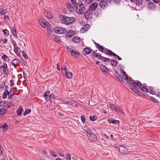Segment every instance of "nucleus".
<instances>
[{
	"mask_svg": "<svg viewBox=\"0 0 160 160\" xmlns=\"http://www.w3.org/2000/svg\"><path fill=\"white\" fill-rule=\"evenodd\" d=\"M12 43L14 48L18 47H17V43L15 41H13L12 42Z\"/></svg>",
	"mask_w": 160,
	"mask_h": 160,
	"instance_id": "obj_55",
	"label": "nucleus"
},
{
	"mask_svg": "<svg viewBox=\"0 0 160 160\" xmlns=\"http://www.w3.org/2000/svg\"><path fill=\"white\" fill-rule=\"evenodd\" d=\"M1 68L6 69L8 68V65L7 64H5L4 65H2L0 66Z\"/></svg>",
	"mask_w": 160,
	"mask_h": 160,
	"instance_id": "obj_54",
	"label": "nucleus"
},
{
	"mask_svg": "<svg viewBox=\"0 0 160 160\" xmlns=\"http://www.w3.org/2000/svg\"><path fill=\"white\" fill-rule=\"evenodd\" d=\"M150 99L152 100V101H154V102H158V100L156 99L155 98H153V97H151L150 98Z\"/></svg>",
	"mask_w": 160,
	"mask_h": 160,
	"instance_id": "obj_59",
	"label": "nucleus"
},
{
	"mask_svg": "<svg viewBox=\"0 0 160 160\" xmlns=\"http://www.w3.org/2000/svg\"><path fill=\"white\" fill-rule=\"evenodd\" d=\"M10 86H12L14 85V81L13 80H11L10 81Z\"/></svg>",
	"mask_w": 160,
	"mask_h": 160,
	"instance_id": "obj_60",
	"label": "nucleus"
},
{
	"mask_svg": "<svg viewBox=\"0 0 160 160\" xmlns=\"http://www.w3.org/2000/svg\"><path fill=\"white\" fill-rule=\"evenodd\" d=\"M31 112V110L29 109H26L25 111H24L23 115L24 116H26L28 114L30 113Z\"/></svg>",
	"mask_w": 160,
	"mask_h": 160,
	"instance_id": "obj_36",
	"label": "nucleus"
},
{
	"mask_svg": "<svg viewBox=\"0 0 160 160\" xmlns=\"http://www.w3.org/2000/svg\"><path fill=\"white\" fill-rule=\"evenodd\" d=\"M50 153L51 155L54 157H57V155L55 152L54 151H52V150L50 151Z\"/></svg>",
	"mask_w": 160,
	"mask_h": 160,
	"instance_id": "obj_47",
	"label": "nucleus"
},
{
	"mask_svg": "<svg viewBox=\"0 0 160 160\" xmlns=\"http://www.w3.org/2000/svg\"><path fill=\"white\" fill-rule=\"evenodd\" d=\"M98 4L97 3H93L89 7V10L91 11H94L98 7Z\"/></svg>",
	"mask_w": 160,
	"mask_h": 160,
	"instance_id": "obj_11",
	"label": "nucleus"
},
{
	"mask_svg": "<svg viewBox=\"0 0 160 160\" xmlns=\"http://www.w3.org/2000/svg\"><path fill=\"white\" fill-rule=\"evenodd\" d=\"M96 48L99 51L102 52H104V50L105 49L104 47L100 45L99 44L97 45V46L96 47Z\"/></svg>",
	"mask_w": 160,
	"mask_h": 160,
	"instance_id": "obj_26",
	"label": "nucleus"
},
{
	"mask_svg": "<svg viewBox=\"0 0 160 160\" xmlns=\"http://www.w3.org/2000/svg\"><path fill=\"white\" fill-rule=\"evenodd\" d=\"M153 2L156 3H159L160 2V0H153Z\"/></svg>",
	"mask_w": 160,
	"mask_h": 160,
	"instance_id": "obj_62",
	"label": "nucleus"
},
{
	"mask_svg": "<svg viewBox=\"0 0 160 160\" xmlns=\"http://www.w3.org/2000/svg\"><path fill=\"white\" fill-rule=\"evenodd\" d=\"M8 125L6 124L0 126L1 128H2V130L3 132H5L8 130Z\"/></svg>",
	"mask_w": 160,
	"mask_h": 160,
	"instance_id": "obj_30",
	"label": "nucleus"
},
{
	"mask_svg": "<svg viewBox=\"0 0 160 160\" xmlns=\"http://www.w3.org/2000/svg\"><path fill=\"white\" fill-rule=\"evenodd\" d=\"M90 26L89 24H86L83 26V27L81 29V31L82 32H85L88 30Z\"/></svg>",
	"mask_w": 160,
	"mask_h": 160,
	"instance_id": "obj_17",
	"label": "nucleus"
},
{
	"mask_svg": "<svg viewBox=\"0 0 160 160\" xmlns=\"http://www.w3.org/2000/svg\"><path fill=\"white\" fill-rule=\"evenodd\" d=\"M142 0H137L136 2V4L137 5L140 6L142 4Z\"/></svg>",
	"mask_w": 160,
	"mask_h": 160,
	"instance_id": "obj_41",
	"label": "nucleus"
},
{
	"mask_svg": "<svg viewBox=\"0 0 160 160\" xmlns=\"http://www.w3.org/2000/svg\"><path fill=\"white\" fill-rule=\"evenodd\" d=\"M54 40L57 42H60L61 39L59 37H55L54 38Z\"/></svg>",
	"mask_w": 160,
	"mask_h": 160,
	"instance_id": "obj_49",
	"label": "nucleus"
},
{
	"mask_svg": "<svg viewBox=\"0 0 160 160\" xmlns=\"http://www.w3.org/2000/svg\"><path fill=\"white\" fill-rule=\"evenodd\" d=\"M111 65L113 66H116L117 64V62L116 60H112L111 61Z\"/></svg>",
	"mask_w": 160,
	"mask_h": 160,
	"instance_id": "obj_35",
	"label": "nucleus"
},
{
	"mask_svg": "<svg viewBox=\"0 0 160 160\" xmlns=\"http://www.w3.org/2000/svg\"><path fill=\"white\" fill-rule=\"evenodd\" d=\"M48 27H47V31H49V30H51V26L49 25H48V26H47Z\"/></svg>",
	"mask_w": 160,
	"mask_h": 160,
	"instance_id": "obj_64",
	"label": "nucleus"
},
{
	"mask_svg": "<svg viewBox=\"0 0 160 160\" xmlns=\"http://www.w3.org/2000/svg\"><path fill=\"white\" fill-rule=\"evenodd\" d=\"M72 3V4L74 6L76 4H77L76 0H70Z\"/></svg>",
	"mask_w": 160,
	"mask_h": 160,
	"instance_id": "obj_58",
	"label": "nucleus"
},
{
	"mask_svg": "<svg viewBox=\"0 0 160 160\" xmlns=\"http://www.w3.org/2000/svg\"><path fill=\"white\" fill-rule=\"evenodd\" d=\"M44 13L46 16L48 18L52 19L53 18V16L51 13L49 11H48L46 10L44 11Z\"/></svg>",
	"mask_w": 160,
	"mask_h": 160,
	"instance_id": "obj_18",
	"label": "nucleus"
},
{
	"mask_svg": "<svg viewBox=\"0 0 160 160\" xmlns=\"http://www.w3.org/2000/svg\"><path fill=\"white\" fill-rule=\"evenodd\" d=\"M114 75L116 77V78H117L118 80H119L120 76L118 72L115 71V72L114 73Z\"/></svg>",
	"mask_w": 160,
	"mask_h": 160,
	"instance_id": "obj_37",
	"label": "nucleus"
},
{
	"mask_svg": "<svg viewBox=\"0 0 160 160\" xmlns=\"http://www.w3.org/2000/svg\"><path fill=\"white\" fill-rule=\"evenodd\" d=\"M84 16L85 18L88 20L91 19L92 17V14L91 11L89 10L87 11L84 13Z\"/></svg>",
	"mask_w": 160,
	"mask_h": 160,
	"instance_id": "obj_10",
	"label": "nucleus"
},
{
	"mask_svg": "<svg viewBox=\"0 0 160 160\" xmlns=\"http://www.w3.org/2000/svg\"><path fill=\"white\" fill-rule=\"evenodd\" d=\"M99 67L102 72L105 73L108 72V69L105 65H99Z\"/></svg>",
	"mask_w": 160,
	"mask_h": 160,
	"instance_id": "obj_19",
	"label": "nucleus"
},
{
	"mask_svg": "<svg viewBox=\"0 0 160 160\" xmlns=\"http://www.w3.org/2000/svg\"><path fill=\"white\" fill-rule=\"evenodd\" d=\"M65 76L67 79H71L72 77V73L68 71L65 73Z\"/></svg>",
	"mask_w": 160,
	"mask_h": 160,
	"instance_id": "obj_22",
	"label": "nucleus"
},
{
	"mask_svg": "<svg viewBox=\"0 0 160 160\" xmlns=\"http://www.w3.org/2000/svg\"><path fill=\"white\" fill-rule=\"evenodd\" d=\"M23 111V109L22 107H20V108L17 110V112L18 116L21 115Z\"/></svg>",
	"mask_w": 160,
	"mask_h": 160,
	"instance_id": "obj_31",
	"label": "nucleus"
},
{
	"mask_svg": "<svg viewBox=\"0 0 160 160\" xmlns=\"http://www.w3.org/2000/svg\"><path fill=\"white\" fill-rule=\"evenodd\" d=\"M148 7L150 9H153L155 7V4L152 2H149L147 5Z\"/></svg>",
	"mask_w": 160,
	"mask_h": 160,
	"instance_id": "obj_25",
	"label": "nucleus"
},
{
	"mask_svg": "<svg viewBox=\"0 0 160 160\" xmlns=\"http://www.w3.org/2000/svg\"><path fill=\"white\" fill-rule=\"evenodd\" d=\"M2 41H3V43L4 44H6L8 42V39L5 38L3 39V40H2Z\"/></svg>",
	"mask_w": 160,
	"mask_h": 160,
	"instance_id": "obj_61",
	"label": "nucleus"
},
{
	"mask_svg": "<svg viewBox=\"0 0 160 160\" xmlns=\"http://www.w3.org/2000/svg\"><path fill=\"white\" fill-rule=\"evenodd\" d=\"M20 62V61L18 59H14L13 60L12 62V65L15 68L16 66L18 65Z\"/></svg>",
	"mask_w": 160,
	"mask_h": 160,
	"instance_id": "obj_20",
	"label": "nucleus"
},
{
	"mask_svg": "<svg viewBox=\"0 0 160 160\" xmlns=\"http://www.w3.org/2000/svg\"><path fill=\"white\" fill-rule=\"evenodd\" d=\"M91 52V50L88 48H84L82 51V53L84 55H86L90 53Z\"/></svg>",
	"mask_w": 160,
	"mask_h": 160,
	"instance_id": "obj_14",
	"label": "nucleus"
},
{
	"mask_svg": "<svg viewBox=\"0 0 160 160\" xmlns=\"http://www.w3.org/2000/svg\"><path fill=\"white\" fill-rule=\"evenodd\" d=\"M38 22L40 25L43 28H46L49 24V22L46 21L43 18H40Z\"/></svg>",
	"mask_w": 160,
	"mask_h": 160,
	"instance_id": "obj_6",
	"label": "nucleus"
},
{
	"mask_svg": "<svg viewBox=\"0 0 160 160\" xmlns=\"http://www.w3.org/2000/svg\"><path fill=\"white\" fill-rule=\"evenodd\" d=\"M114 3L118 4L120 2V0H112Z\"/></svg>",
	"mask_w": 160,
	"mask_h": 160,
	"instance_id": "obj_56",
	"label": "nucleus"
},
{
	"mask_svg": "<svg viewBox=\"0 0 160 160\" xmlns=\"http://www.w3.org/2000/svg\"><path fill=\"white\" fill-rule=\"evenodd\" d=\"M101 54L100 53L96 54L95 55L94 57H97L98 58V59H101Z\"/></svg>",
	"mask_w": 160,
	"mask_h": 160,
	"instance_id": "obj_51",
	"label": "nucleus"
},
{
	"mask_svg": "<svg viewBox=\"0 0 160 160\" xmlns=\"http://www.w3.org/2000/svg\"><path fill=\"white\" fill-rule=\"evenodd\" d=\"M89 139L92 142H94L97 140V137L96 135L92 132L87 135Z\"/></svg>",
	"mask_w": 160,
	"mask_h": 160,
	"instance_id": "obj_7",
	"label": "nucleus"
},
{
	"mask_svg": "<svg viewBox=\"0 0 160 160\" xmlns=\"http://www.w3.org/2000/svg\"><path fill=\"white\" fill-rule=\"evenodd\" d=\"M74 6L76 13L79 15L82 14L86 10V8L81 1L78 2Z\"/></svg>",
	"mask_w": 160,
	"mask_h": 160,
	"instance_id": "obj_1",
	"label": "nucleus"
},
{
	"mask_svg": "<svg viewBox=\"0 0 160 160\" xmlns=\"http://www.w3.org/2000/svg\"><path fill=\"white\" fill-rule=\"evenodd\" d=\"M3 72L4 74H5L6 75H7L8 74V73L9 70L8 69V68H7L6 69H3Z\"/></svg>",
	"mask_w": 160,
	"mask_h": 160,
	"instance_id": "obj_48",
	"label": "nucleus"
},
{
	"mask_svg": "<svg viewBox=\"0 0 160 160\" xmlns=\"http://www.w3.org/2000/svg\"><path fill=\"white\" fill-rule=\"evenodd\" d=\"M72 40L74 42L78 43L80 42V38L78 37H75L73 38Z\"/></svg>",
	"mask_w": 160,
	"mask_h": 160,
	"instance_id": "obj_24",
	"label": "nucleus"
},
{
	"mask_svg": "<svg viewBox=\"0 0 160 160\" xmlns=\"http://www.w3.org/2000/svg\"><path fill=\"white\" fill-rule=\"evenodd\" d=\"M53 31L58 34H64L67 32V30L65 28L60 27H55L53 29Z\"/></svg>",
	"mask_w": 160,
	"mask_h": 160,
	"instance_id": "obj_4",
	"label": "nucleus"
},
{
	"mask_svg": "<svg viewBox=\"0 0 160 160\" xmlns=\"http://www.w3.org/2000/svg\"><path fill=\"white\" fill-rule=\"evenodd\" d=\"M81 131L83 133L85 132L86 133H87V135H88L92 132L91 130L87 127H84L82 128Z\"/></svg>",
	"mask_w": 160,
	"mask_h": 160,
	"instance_id": "obj_12",
	"label": "nucleus"
},
{
	"mask_svg": "<svg viewBox=\"0 0 160 160\" xmlns=\"http://www.w3.org/2000/svg\"><path fill=\"white\" fill-rule=\"evenodd\" d=\"M141 90L143 92H148V90L145 87H142L141 88Z\"/></svg>",
	"mask_w": 160,
	"mask_h": 160,
	"instance_id": "obj_50",
	"label": "nucleus"
},
{
	"mask_svg": "<svg viewBox=\"0 0 160 160\" xmlns=\"http://www.w3.org/2000/svg\"><path fill=\"white\" fill-rule=\"evenodd\" d=\"M122 71V74L121 75L122 79H123L125 81H128V76L125 72L122 70H121Z\"/></svg>",
	"mask_w": 160,
	"mask_h": 160,
	"instance_id": "obj_16",
	"label": "nucleus"
},
{
	"mask_svg": "<svg viewBox=\"0 0 160 160\" xmlns=\"http://www.w3.org/2000/svg\"><path fill=\"white\" fill-rule=\"evenodd\" d=\"M86 2L88 4H91L93 0H85Z\"/></svg>",
	"mask_w": 160,
	"mask_h": 160,
	"instance_id": "obj_57",
	"label": "nucleus"
},
{
	"mask_svg": "<svg viewBox=\"0 0 160 160\" xmlns=\"http://www.w3.org/2000/svg\"><path fill=\"white\" fill-rule=\"evenodd\" d=\"M135 92L140 96L142 97L144 96V94L138 91H138H136V92Z\"/></svg>",
	"mask_w": 160,
	"mask_h": 160,
	"instance_id": "obj_43",
	"label": "nucleus"
},
{
	"mask_svg": "<svg viewBox=\"0 0 160 160\" xmlns=\"http://www.w3.org/2000/svg\"><path fill=\"white\" fill-rule=\"evenodd\" d=\"M99 5L102 8L104 9L107 8L108 4L105 0H102L100 2Z\"/></svg>",
	"mask_w": 160,
	"mask_h": 160,
	"instance_id": "obj_9",
	"label": "nucleus"
},
{
	"mask_svg": "<svg viewBox=\"0 0 160 160\" xmlns=\"http://www.w3.org/2000/svg\"><path fill=\"white\" fill-rule=\"evenodd\" d=\"M1 106V103L0 104V108ZM6 112V110L5 109L3 108H0V114H4Z\"/></svg>",
	"mask_w": 160,
	"mask_h": 160,
	"instance_id": "obj_34",
	"label": "nucleus"
},
{
	"mask_svg": "<svg viewBox=\"0 0 160 160\" xmlns=\"http://www.w3.org/2000/svg\"><path fill=\"white\" fill-rule=\"evenodd\" d=\"M132 89L134 92L139 90L141 87V83L138 82H132L131 84Z\"/></svg>",
	"mask_w": 160,
	"mask_h": 160,
	"instance_id": "obj_3",
	"label": "nucleus"
},
{
	"mask_svg": "<svg viewBox=\"0 0 160 160\" xmlns=\"http://www.w3.org/2000/svg\"><path fill=\"white\" fill-rule=\"evenodd\" d=\"M128 150L127 148L123 146H121V153L125 154L127 153Z\"/></svg>",
	"mask_w": 160,
	"mask_h": 160,
	"instance_id": "obj_21",
	"label": "nucleus"
},
{
	"mask_svg": "<svg viewBox=\"0 0 160 160\" xmlns=\"http://www.w3.org/2000/svg\"><path fill=\"white\" fill-rule=\"evenodd\" d=\"M109 108L111 110H114L116 109V106L113 104H111L109 105Z\"/></svg>",
	"mask_w": 160,
	"mask_h": 160,
	"instance_id": "obj_40",
	"label": "nucleus"
},
{
	"mask_svg": "<svg viewBox=\"0 0 160 160\" xmlns=\"http://www.w3.org/2000/svg\"><path fill=\"white\" fill-rule=\"evenodd\" d=\"M61 71L62 73H65L68 71V68L65 66L63 65L61 68Z\"/></svg>",
	"mask_w": 160,
	"mask_h": 160,
	"instance_id": "obj_27",
	"label": "nucleus"
},
{
	"mask_svg": "<svg viewBox=\"0 0 160 160\" xmlns=\"http://www.w3.org/2000/svg\"><path fill=\"white\" fill-rule=\"evenodd\" d=\"M55 100V96L53 94H51L49 96V100L51 102H52L54 101Z\"/></svg>",
	"mask_w": 160,
	"mask_h": 160,
	"instance_id": "obj_29",
	"label": "nucleus"
},
{
	"mask_svg": "<svg viewBox=\"0 0 160 160\" xmlns=\"http://www.w3.org/2000/svg\"><path fill=\"white\" fill-rule=\"evenodd\" d=\"M59 18L62 22L65 24L69 25L74 22L75 18L73 17H69L63 15H60Z\"/></svg>",
	"mask_w": 160,
	"mask_h": 160,
	"instance_id": "obj_2",
	"label": "nucleus"
},
{
	"mask_svg": "<svg viewBox=\"0 0 160 160\" xmlns=\"http://www.w3.org/2000/svg\"><path fill=\"white\" fill-rule=\"evenodd\" d=\"M108 122L110 124H116L118 123L119 122V121H108Z\"/></svg>",
	"mask_w": 160,
	"mask_h": 160,
	"instance_id": "obj_44",
	"label": "nucleus"
},
{
	"mask_svg": "<svg viewBox=\"0 0 160 160\" xmlns=\"http://www.w3.org/2000/svg\"><path fill=\"white\" fill-rule=\"evenodd\" d=\"M22 52L24 57L26 59L28 58V56L26 53L24 51H22Z\"/></svg>",
	"mask_w": 160,
	"mask_h": 160,
	"instance_id": "obj_52",
	"label": "nucleus"
},
{
	"mask_svg": "<svg viewBox=\"0 0 160 160\" xmlns=\"http://www.w3.org/2000/svg\"><path fill=\"white\" fill-rule=\"evenodd\" d=\"M101 58L102 60L104 62H106L108 61L109 62H110V59L108 58H105L102 56L101 57Z\"/></svg>",
	"mask_w": 160,
	"mask_h": 160,
	"instance_id": "obj_45",
	"label": "nucleus"
},
{
	"mask_svg": "<svg viewBox=\"0 0 160 160\" xmlns=\"http://www.w3.org/2000/svg\"><path fill=\"white\" fill-rule=\"evenodd\" d=\"M75 34V31L73 30H70L66 34L65 37L66 38H69L73 36Z\"/></svg>",
	"mask_w": 160,
	"mask_h": 160,
	"instance_id": "obj_15",
	"label": "nucleus"
},
{
	"mask_svg": "<svg viewBox=\"0 0 160 160\" xmlns=\"http://www.w3.org/2000/svg\"><path fill=\"white\" fill-rule=\"evenodd\" d=\"M97 119V117L96 116H90L89 117V119L90 120H96Z\"/></svg>",
	"mask_w": 160,
	"mask_h": 160,
	"instance_id": "obj_46",
	"label": "nucleus"
},
{
	"mask_svg": "<svg viewBox=\"0 0 160 160\" xmlns=\"http://www.w3.org/2000/svg\"><path fill=\"white\" fill-rule=\"evenodd\" d=\"M12 32L13 36H16V29L15 28H13L12 29Z\"/></svg>",
	"mask_w": 160,
	"mask_h": 160,
	"instance_id": "obj_42",
	"label": "nucleus"
},
{
	"mask_svg": "<svg viewBox=\"0 0 160 160\" xmlns=\"http://www.w3.org/2000/svg\"><path fill=\"white\" fill-rule=\"evenodd\" d=\"M3 32L4 35L6 37H8L9 35V32L8 30L5 29L3 30Z\"/></svg>",
	"mask_w": 160,
	"mask_h": 160,
	"instance_id": "obj_38",
	"label": "nucleus"
},
{
	"mask_svg": "<svg viewBox=\"0 0 160 160\" xmlns=\"http://www.w3.org/2000/svg\"><path fill=\"white\" fill-rule=\"evenodd\" d=\"M4 108L11 107L14 105V103L11 101H8L1 104V105Z\"/></svg>",
	"mask_w": 160,
	"mask_h": 160,
	"instance_id": "obj_8",
	"label": "nucleus"
},
{
	"mask_svg": "<svg viewBox=\"0 0 160 160\" xmlns=\"http://www.w3.org/2000/svg\"><path fill=\"white\" fill-rule=\"evenodd\" d=\"M104 53L108 55H110L111 56H116L118 58V59L119 60H120V57L118 55H116L115 53L113 52L112 51L108 49H105L104 50Z\"/></svg>",
	"mask_w": 160,
	"mask_h": 160,
	"instance_id": "obj_5",
	"label": "nucleus"
},
{
	"mask_svg": "<svg viewBox=\"0 0 160 160\" xmlns=\"http://www.w3.org/2000/svg\"><path fill=\"white\" fill-rule=\"evenodd\" d=\"M14 92H13L12 94H11V95H9V96L8 97V98L9 99H11L12 98V96L14 95Z\"/></svg>",
	"mask_w": 160,
	"mask_h": 160,
	"instance_id": "obj_63",
	"label": "nucleus"
},
{
	"mask_svg": "<svg viewBox=\"0 0 160 160\" xmlns=\"http://www.w3.org/2000/svg\"><path fill=\"white\" fill-rule=\"evenodd\" d=\"M66 7L69 12H72L74 10V8L73 6L70 2H68L67 3Z\"/></svg>",
	"mask_w": 160,
	"mask_h": 160,
	"instance_id": "obj_13",
	"label": "nucleus"
},
{
	"mask_svg": "<svg viewBox=\"0 0 160 160\" xmlns=\"http://www.w3.org/2000/svg\"><path fill=\"white\" fill-rule=\"evenodd\" d=\"M149 93L152 94H155V92L154 91L153 88H149Z\"/></svg>",
	"mask_w": 160,
	"mask_h": 160,
	"instance_id": "obj_39",
	"label": "nucleus"
},
{
	"mask_svg": "<svg viewBox=\"0 0 160 160\" xmlns=\"http://www.w3.org/2000/svg\"><path fill=\"white\" fill-rule=\"evenodd\" d=\"M2 59L8 62L10 60V58L6 54H4L3 56L2 57Z\"/></svg>",
	"mask_w": 160,
	"mask_h": 160,
	"instance_id": "obj_28",
	"label": "nucleus"
},
{
	"mask_svg": "<svg viewBox=\"0 0 160 160\" xmlns=\"http://www.w3.org/2000/svg\"><path fill=\"white\" fill-rule=\"evenodd\" d=\"M10 92L8 91H5L3 93V98L5 99L7 98V95H9Z\"/></svg>",
	"mask_w": 160,
	"mask_h": 160,
	"instance_id": "obj_33",
	"label": "nucleus"
},
{
	"mask_svg": "<svg viewBox=\"0 0 160 160\" xmlns=\"http://www.w3.org/2000/svg\"><path fill=\"white\" fill-rule=\"evenodd\" d=\"M71 54L72 56L76 57L77 56L79 55L80 53L77 51H74L73 50H72Z\"/></svg>",
	"mask_w": 160,
	"mask_h": 160,
	"instance_id": "obj_23",
	"label": "nucleus"
},
{
	"mask_svg": "<svg viewBox=\"0 0 160 160\" xmlns=\"http://www.w3.org/2000/svg\"><path fill=\"white\" fill-rule=\"evenodd\" d=\"M14 52L17 55L19 56L20 55V50L19 48L18 47L14 49Z\"/></svg>",
	"mask_w": 160,
	"mask_h": 160,
	"instance_id": "obj_32",
	"label": "nucleus"
},
{
	"mask_svg": "<svg viewBox=\"0 0 160 160\" xmlns=\"http://www.w3.org/2000/svg\"><path fill=\"white\" fill-rule=\"evenodd\" d=\"M66 158L67 160H71V155L70 154H68L66 155Z\"/></svg>",
	"mask_w": 160,
	"mask_h": 160,
	"instance_id": "obj_53",
	"label": "nucleus"
}]
</instances>
